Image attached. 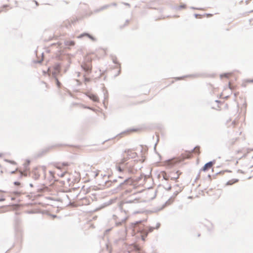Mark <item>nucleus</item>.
Instances as JSON below:
<instances>
[{
	"mask_svg": "<svg viewBox=\"0 0 253 253\" xmlns=\"http://www.w3.org/2000/svg\"><path fill=\"white\" fill-rule=\"evenodd\" d=\"M133 181L130 178H128L125 179L124 181L121 182L114 189L115 192H119L121 190L125 189L127 185H130L132 184Z\"/></svg>",
	"mask_w": 253,
	"mask_h": 253,
	"instance_id": "obj_1",
	"label": "nucleus"
},
{
	"mask_svg": "<svg viewBox=\"0 0 253 253\" xmlns=\"http://www.w3.org/2000/svg\"><path fill=\"white\" fill-rule=\"evenodd\" d=\"M215 163V160H213L211 161H210L207 163H206L204 166L203 167V168L201 169L200 170H203L204 171H206L208 170L209 169H210L212 165L214 164Z\"/></svg>",
	"mask_w": 253,
	"mask_h": 253,
	"instance_id": "obj_2",
	"label": "nucleus"
},
{
	"mask_svg": "<svg viewBox=\"0 0 253 253\" xmlns=\"http://www.w3.org/2000/svg\"><path fill=\"white\" fill-rule=\"evenodd\" d=\"M81 67L87 73H90L91 71V66L90 63H84L81 65Z\"/></svg>",
	"mask_w": 253,
	"mask_h": 253,
	"instance_id": "obj_3",
	"label": "nucleus"
},
{
	"mask_svg": "<svg viewBox=\"0 0 253 253\" xmlns=\"http://www.w3.org/2000/svg\"><path fill=\"white\" fill-rule=\"evenodd\" d=\"M154 229V227L151 226H149L148 227V230L144 229L143 227H139L137 229V231L139 232H141V231H143V232L145 233V236H147L148 234L150 232H152Z\"/></svg>",
	"mask_w": 253,
	"mask_h": 253,
	"instance_id": "obj_4",
	"label": "nucleus"
},
{
	"mask_svg": "<svg viewBox=\"0 0 253 253\" xmlns=\"http://www.w3.org/2000/svg\"><path fill=\"white\" fill-rule=\"evenodd\" d=\"M53 146H49L47 147H46L45 148H43L41 151H39L38 153L37 154V157H41L42 156H43L44 154L48 152L49 150L52 148Z\"/></svg>",
	"mask_w": 253,
	"mask_h": 253,
	"instance_id": "obj_5",
	"label": "nucleus"
},
{
	"mask_svg": "<svg viewBox=\"0 0 253 253\" xmlns=\"http://www.w3.org/2000/svg\"><path fill=\"white\" fill-rule=\"evenodd\" d=\"M125 153H127V158L129 159L130 158H134L137 156V153L135 152H132L131 150L127 149L125 151Z\"/></svg>",
	"mask_w": 253,
	"mask_h": 253,
	"instance_id": "obj_6",
	"label": "nucleus"
},
{
	"mask_svg": "<svg viewBox=\"0 0 253 253\" xmlns=\"http://www.w3.org/2000/svg\"><path fill=\"white\" fill-rule=\"evenodd\" d=\"M181 173L179 170L176 171L175 172H171V174L172 176L170 177V179L171 180H175L178 179Z\"/></svg>",
	"mask_w": 253,
	"mask_h": 253,
	"instance_id": "obj_7",
	"label": "nucleus"
},
{
	"mask_svg": "<svg viewBox=\"0 0 253 253\" xmlns=\"http://www.w3.org/2000/svg\"><path fill=\"white\" fill-rule=\"evenodd\" d=\"M57 73L55 72H52V76L54 78L56 82V84L58 87H60V86L61 85V83L59 82L58 79H57Z\"/></svg>",
	"mask_w": 253,
	"mask_h": 253,
	"instance_id": "obj_8",
	"label": "nucleus"
},
{
	"mask_svg": "<svg viewBox=\"0 0 253 253\" xmlns=\"http://www.w3.org/2000/svg\"><path fill=\"white\" fill-rule=\"evenodd\" d=\"M84 36H86L88 38H89L90 39H91L92 41H96V39L95 38H94L92 36H91V35L89 34L88 33H84L82 34H81L79 38H82Z\"/></svg>",
	"mask_w": 253,
	"mask_h": 253,
	"instance_id": "obj_9",
	"label": "nucleus"
},
{
	"mask_svg": "<svg viewBox=\"0 0 253 253\" xmlns=\"http://www.w3.org/2000/svg\"><path fill=\"white\" fill-rule=\"evenodd\" d=\"M87 96L91 100L94 102H97L98 101V97L94 94L89 93Z\"/></svg>",
	"mask_w": 253,
	"mask_h": 253,
	"instance_id": "obj_10",
	"label": "nucleus"
},
{
	"mask_svg": "<svg viewBox=\"0 0 253 253\" xmlns=\"http://www.w3.org/2000/svg\"><path fill=\"white\" fill-rule=\"evenodd\" d=\"M60 68L61 65L59 63L56 64L54 66V71L53 72H55L57 74L59 73L60 71Z\"/></svg>",
	"mask_w": 253,
	"mask_h": 253,
	"instance_id": "obj_11",
	"label": "nucleus"
},
{
	"mask_svg": "<svg viewBox=\"0 0 253 253\" xmlns=\"http://www.w3.org/2000/svg\"><path fill=\"white\" fill-rule=\"evenodd\" d=\"M174 198L172 197H170L165 203L163 205V207L164 208L166 206L170 205L171 203L174 201Z\"/></svg>",
	"mask_w": 253,
	"mask_h": 253,
	"instance_id": "obj_12",
	"label": "nucleus"
},
{
	"mask_svg": "<svg viewBox=\"0 0 253 253\" xmlns=\"http://www.w3.org/2000/svg\"><path fill=\"white\" fill-rule=\"evenodd\" d=\"M138 199L137 198H134L132 200H127L126 199L125 202L124 204H131V203H137Z\"/></svg>",
	"mask_w": 253,
	"mask_h": 253,
	"instance_id": "obj_13",
	"label": "nucleus"
},
{
	"mask_svg": "<svg viewBox=\"0 0 253 253\" xmlns=\"http://www.w3.org/2000/svg\"><path fill=\"white\" fill-rule=\"evenodd\" d=\"M127 158L126 157V158H124L123 159H121V160L120 161V162L118 164V165H120L121 166H123V165H125V166H126L128 163H126L125 164V162L127 160Z\"/></svg>",
	"mask_w": 253,
	"mask_h": 253,
	"instance_id": "obj_14",
	"label": "nucleus"
},
{
	"mask_svg": "<svg viewBox=\"0 0 253 253\" xmlns=\"http://www.w3.org/2000/svg\"><path fill=\"white\" fill-rule=\"evenodd\" d=\"M162 174L163 175V179L165 180L166 181H168L169 176L168 175L167 172L166 171H162Z\"/></svg>",
	"mask_w": 253,
	"mask_h": 253,
	"instance_id": "obj_15",
	"label": "nucleus"
},
{
	"mask_svg": "<svg viewBox=\"0 0 253 253\" xmlns=\"http://www.w3.org/2000/svg\"><path fill=\"white\" fill-rule=\"evenodd\" d=\"M186 7V4L184 3H181V4L179 6H175L174 8L176 10H180L181 9H184Z\"/></svg>",
	"mask_w": 253,
	"mask_h": 253,
	"instance_id": "obj_16",
	"label": "nucleus"
},
{
	"mask_svg": "<svg viewBox=\"0 0 253 253\" xmlns=\"http://www.w3.org/2000/svg\"><path fill=\"white\" fill-rule=\"evenodd\" d=\"M111 6V4H105L102 6H101L99 9L97 10V11H102V10H103Z\"/></svg>",
	"mask_w": 253,
	"mask_h": 253,
	"instance_id": "obj_17",
	"label": "nucleus"
},
{
	"mask_svg": "<svg viewBox=\"0 0 253 253\" xmlns=\"http://www.w3.org/2000/svg\"><path fill=\"white\" fill-rule=\"evenodd\" d=\"M200 147L199 146H196L192 150V151L194 152L195 153H197L198 154H200Z\"/></svg>",
	"mask_w": 253,
	"mask_h": 253,
	"instance_id": "obj_18",
	"label": "nucleus"
},
{
	"mask_svg": "<svg viewBox=\"0 0 253 253\" xmlns=\"http://www.w3.org/2000/svg\"><path fill=\"white\" fill-rule=\"evenodd\" d=\"M177 162L175 161H174V160L171 161V160H169L168 161L167 164L169 166H172L174 165Z\"/></svg>",
	"mask_w": 253,
	"mask_h": 253,
	"instance_id": "obj_19",
	"label": "nucleus"
},
{
	"mask_svg": "<svg viewBox=\"0 0 253 253\" xmlns=\"http://www.w3.org/2000/svg\"><path fill=\"white\" fill-rule=\"evenodd\" d=\"M65 44L67 45L73 46L74 45L75 42L74 41H67Z\"/></svg>",
	"mask_w": 253,
	"mask_h": 253,
	"instance_id": "obj_20",
	"label": "nucleus"
},
{
	"mask_svg": "<svg viewBox=\"0 0 253 253\" xmlns=\"http://www.w3.org/2000/svg\"><path fill=\"white\" fill-rule=\"evenodd\" d=\"M54 166L57 169H61L62 167V165L61 164H60L59 163H55L54 164Z\"/></svg>",
	"mask_w": 253,
	"mask_h": 253,
	"instance_id": "obj_21",
	"label": "nucleus"
},
{
	"mask_svg": "<svg viewBox=\"0 0 253 253\" xmlns=\"http://www.w3.org/2000/svg\"><path fill=\"white\" fill-rule=\"evenodd\" d=\"M116 168L119 171L122 172L123 171V168L121 167V165L118 164L116 165Z\"/></svg>",
	"mask_w": 253,
	"mask_h": 253,
	"instance_id": "obj_22",
	"label": "nucleus"
},
{
	"mask_svg": "<svg viewBox=\"0 0 253 253\" xmlns=\"http://www.w3.org/2000/svg\"><path fill=\"white\" fill-rule=\"evenodd\" d=\"M220 77L221 78H222L223 77L228 78L229 73H226L222 74L220 75Z\"/></svg>",
	"mask_w": 253,
	"mask_h": 253,
	"instance_id": "obj_23",
	"label": "nucleus"
},
{
	"mask_svg": "<svg viewBox=\"0 0 253 253\" xmlns=\"http://www.w3.org/2000/svg\"><path fill=\"white\" fill-rule=\"evenodd\" d=\"M238 180H238V179H234V182H231V181H228L227 182L226 184H227V185H231V184H232L233 183H235V182H238Z\"/></svg>",
	"mask_w": 253,
	"mask_h": 253,
	"instance_id": "obj_24",
	"label": "nucleus"
},
{
	"mask_svg": "<svg viewBox=\"0 0 253 253\" xmlns=\"http://www.w3.org/2000/svg\"><path fill=\"white\" fill-rule=\"evenodd\" d=\"M195 76V75H187L186 76H183V77H177L176 79L177 80H179L183 79L184 77H191V76Z\"/></svg>",
	"mask_w": 253,
	"mask_h": 253,
	"instance_id": "obj_25",
	"label": "nucleus"
},
{
	"mask_svg": "<svg viewBox=\"0 0 253 253\" xmlns=\"http://www.w3.org/2000/svg\"><path fill=\"white\" fill-rule=\"evenodd\" d=\"M4 161L6 162H8V163H9L11 164H13V165H15L16 164V163L15 162L13 161H12V160H7V159H5Z\"/></svg>",
	"mask_w": 253,
	"mask_h": 253,
	"instance_id": "obj_26",
	"label": "nucleus"
},
{
	"mask_svg": "<svg viewBox=\"0 0 253 253\" xmlns=\"http://www.w3.org/2000/svg\"><path fill=\"white\" fill-rule=\"evenodd\" d=\"M142 234V235L141 236V238H142V240L143 241H145V238L147 237V236H145V233L143 232V231H141V232H140Z\"/></svg>",
	"mask_w": 253,
	"mask_h": 253,
	"instance_id": "obj_27",
	"label": "nucleus"
},
{
	"mask_svg": "<svg viewBox=\"0 0 253 253\" xmlns=\"http://www.w3.org/2000/svg\"><path fill=\"white\" fill-rule=\"evenodd\" d=\"M144 220H139V221H137L135 222L134 223H133V224L135 225V227H137V224L141 223Z\"/></svg>",
	"mask_w": 253,
	"mask_h": 253,
	"instance_id": "obj_28",
	"label": "nucleus"
},
{
	"mask_svg": "<svg viewBox=\"0 0 253 253\" xmlns=\"http://www.w3.org/2000/svg\"><path fill=\"white\" fill-rule=\"evenodd\" d=\"M178 193H179V192L178 191H176L175 192H174L173 193V195L171 197H172L174 199L175 198V197L178 195Z\"/></svg>",
	"mask_w": 253,
	"mask_h": 253,
	"instance_id": "obj_29",
	"label": "nucleus"
},
{
	"mask_svg": "<svg viewBox=\"0 0 253 253\" xmlns=\"http://www.w3.org/2000/svg\"><path fill=\"white\" fill-rule=\"evenodd\" d=\"M117 181V180L115 179H113L112 181L110 180V181H106V184H107V183H114V182H116Z\"/></svg>",
	"mask_w": 253,
	"mask_h": 253,
	"instance_id": "obj_30",
	"label": "nucleus"
},
{
	"mask_svg": "<svg viewBox=\"0 0 253 253\" xmlns=\"http://www.w3.org/2000/svg\"><path fill=\"white\" fill-rule=\"evenodd\" d=\"M62 167H66L69 165L68 163L67 162H63L61 164Z\"/></svg>",
	"mask_w": 253,
	"mask_h": 253,
	"instance_id": "obj_31",
	"label": "nucleus"
},
{
	"mask_svg": "<svg viewBox=\"0 0 253 253\" xmlns=\"http://www.w3.org/2000/svg\"><path fill=\"white\" fill-rule=\"evenodd\" d=\"M40 177V174H37V173H35V179H38Z\"/></svg>",
	"mask_w": 253,
	"mask_h": 253,
	"instance_id": "obj_32",
	"label": "nucleus"
},
{
	"mask_svg": "<svg viewBox=\"0 0 253 253\" xmlns=\"http://www.w3.org/2000/svg\"><path fill=\"white\" fill-rule=\"evenodd\" d=\"M165 189L167 191H169L171 189V186L169 185L168 187H165Z\"/></svg>",
	"mask_w": 253,
	"mask_h": 253,
	"instance_id": "obj_33",
	"label": "nucleus"
},
{
	"mask_svg": "<svg viewBox=\"0 0 253 253\" xmlns=\"http://www.w3.org/2000/svg\"><path fill=\"white\" fill-rule=\"evenodd\" d=\"M113 62L115 64H119V66H120V64L117 62L116 58L115 59H113Z\"/></svg>",
	"mask_w": 253,
	"mask_h": 253,
	"instance_id": "obj_34",
	"label": "nucleus"
},
{
	"mask_svg": "<svg viewBox=\"0 0 253 253\" xmlns=\"http://www.w3.org/2000/svg\"><path fill=\"white\" fill-rule=\"evenodd\" d=\"M14 184L16 186H19L20 185V183L18 181H15L14 182Z\"/></svg>",
	"mask_w": 253,
	"mask_h": 253,
	"instance_id": "obj_35",
	"label": "nucleus"
},
{
	"mask_svg": "<svg viewBox=\"0 0 253 253\" xmlns=\"http://www.w3.org/2000/svg\"><path fill=\"white\" fill-rule=\"evenodd\" d=\"M200 172H199L198 173L195 181H196L197 180L199 179L200 178Z\"/></svg>",
	"mask_w": 253,
	"mask_h": 253,
	"instance_id": "obj_36",
	"label": "nucleus"
},
{
	"mask_svg": "<svg viewBox=\"0 0 253 253\" xmlns=\"http://www.w3.org/2000/svg\"><path fill=\"white\" fill-rule=\"evenodd\" d=\"M213 229L212 224L211 225V227H208V229L209 231H211Z\"/></svg>",
	"mask_w": 253,
	"mask_h": 253,
	"instance_id": "obj_37",
	"label": "nucleus"
},
{
	"mask_svg": "<svg viewBox=\"0 0 253 253\" xmlns=\"http://www.w3.org/2000/svg\"><path fill=\"white\" fill-rule=\"evenodd\" d=\"M194 16H195V18H197L199 17H201V15L200 14H194Z\"/></svg>",
	"mask_w": 253,
	"mask_h": 253,
	"instance_id": "obj_38",
	"label": "nucleus"
},
{
	"mask_svg": "<svg viewBox=\"0 0 253 253\" xmlns=\"http://www.w3.org/2000/svg\"><path fill=\"white\" fill-rule=\"evenodd\" d=\"M65 172H62L60 174H58L61 177H64V176L65 175Z\"/></svg>",
	"mask_w": 253,
	"mask_h": 253,
	"instance_id": "obj_39",
	"label": "nucleus"
},
{
	"mask_svg": "<svg viewBox=\"0 0 253 253\" xmlns=\"http://www.w3.org/2000/svg\"><path fill=\"white\" fill-rule=\"evenodd\" d=\"M129 22V20H126V24H125L123 26H121V28H122L123 27H125L126 24H127Z\"/></svg>",
	"mask_w": 253,
	"mask_h": 253,
	"instance_id": "obj_40",
	"label": "nucleus"
},
{
	"mask_svg": "<svg viewBox=\"0 0 253 253\" xmlns=\"http://www.w3.org/2000/svg\"><path fill=\"white\" fill-rule=\"evenodd\" d=\"M89 78H86V77H84V81L85 82H88L89 81Z\"/></svg>",
	"mask_w": 253,
	"mask_h": 253,
	"instance_id": "obj_41",
	"label": "nucleus"
},
{
	"mask_svg": "<svg viewBox=\"0 0 253 253\" xmlns=\"http://www.w3.org/2000/svg\"><path fill=\"white\" fill-rule=\"evenodd\" d=\"M190 8L192 9H201V8H197V7H195L193 6H191Z\"/></svg>",
	"mask_w": 253,
	"mask_h": 253,
	"instance_id": "obj_42",
	"label": "nucleus"
},
{
	"mask_svg": "<svg viewBox=\"0 0 253 253\" xmlns=\"http://www.w3.org/2000/svg\"><path fill=\"white\" fill-rule=\"evenodd\" d=\"M160 226V223H158L156 225V226L155 228L156 229H158Z\"/></svg>",
	"mask_w": 253,
	"mask_h": 253,
	"instance_id": "obj_43",
	"label": "nucleus"
},
{
	"mask_svg": "<svg viewBox=\"0 0 253 253\" xmlns=\"http://www.w3.org/2000/svg\"><path fill=\"white\" fill-rule=\"evenodd\" d=\"M130 192V190H125V191L124 192V194H126L127 193H129V192Z\"/></svg>",
	"mask_w": 253,
	"mask_h": 253,
	"instance_id": "obj_44",
	"label": "nucleus"
},
{
	"mask_svg": "<svg viewBox=\"0 0 253 253\" xmlns=\"http://www.w3.org/2000/svg\"><path fill=\"white\" fill-rule=\"evenodd\" d=\"M110 4H111V6H116L117 5L116 2H113V3H111Z\"/></svg>",
	"mask_w": 253,
	"mask_h": 253,
	"instance_id": "obj_45",
	"label": "nucleus"
},
{
	"mask_svg": "<svg viewBox=\"0 0 253 253\" xmlns=\"http://www.w3.org/2000/svg\"><path fill=\"white\" fill-rule=\"evenodd\" d=\"M30 164V160H27V161H26V165L27 166L29 165Z\"/></svg>",
	"mask_w": 253,
	"mask_h": 253,
	"instance_id": "obj_46",
	"label": "nucleus"
},
{
	"mask_svg": "<svg viewBox=\"0 0 253 253\" xmlns=\"http://www.w3.org/2000/svg\"><path fill=\"white\" fill-rule=\"evenodd\" d=\"M123 4L125 5H126V6H130V4L129 3H127V2H123Z\"/></svg>",
	"mask_w": 253,
	"mask_h": 253,
	"instance_id": "obj_47",
	"label": "nucleus"
},
{
	"mask_svg": "<svg viewBox=\"0 0 253 253\" xmlns=\"http://www.w3.org/2000/svg\"><path fill=\"white\" fill-rule=\"evenodd\" d=\"M4 200H5V199L3 198H0V202H2V201H4Z\"/></svg>",
	"mask_w": 253,
	"mask_h": 253,
	"instance_id": "obj_48",
	"label": "nucleus"
},
{
	"mask_svg": "<svg viewBox=\"0 0 253 253\" xmlns=\"http://www.w3.org/2000/svg\"><path fill=\"white\" fill-rule=\"evenodd\" d=\"M122 222H117L116 223V225L117 226H119V225H120L121 224Z\"/></svg>",
	"mask_w": 253,
	"mask_h": 253,
	"instance_id": "obj_49",
	"label": "nucleus"
},
{
	"mask_svg": "<svg viewBox=\"0 0 253 253\" xmlns=\"http://www.w3.org/2000/svg\"><path fill=\"white\" fill-rule=\"evenodd\" d=\"M34 1H35V3H36L37 6H38L39 5V3H38V1H36V0H35Z\"/></svg>",
	"mask_w": 253,
	"mask_h": 253,
	"instance_id": "obj_50",
	"label": "nucleus"
},
{
	"mask_svg": "<svg viewBox=\"0 0 253 253\" xmlns=\"http://www.w3.org/2000/svg\"><path fill=\"white\" fill-rule=\"evenodd\" d=\"M111 230V229H108L107 230H106L105 232H110V231Z\"/></svg>",
	"mask_w": 253,
	"mask_h": 253,
	"instance_id": "obj_51",
	"label": "nucleus"
},
{
	"mask_svg": "<svg viewBox=\"0 0 253 253\" xmlns=\"http://www.w3.org/2000/svg\"><path fill=\"white\" fill-rule=\"evenodd\" d=\"M248 82H250V83H253V80H248Z\"/></svg>",
	"mask_w": 253,
	"mask_h": 253,
	"instance_id": "obj_52",
	"label": "nucleus"
},
{
	"mask_svg": "<svg viewBox=\"0 0 253 253\" xmlns=\"http://www.w3.org/2000/svg\"><path fill=\"white\" fill-rule=\"evenodd\" d=\"M14 194H15V195H18V194H19V192H17V191H16V192H14Z\"/></svg>",
	"mask_w": 253,
	"mask_h": 253,
	"instance_id": "obj_53",
	"label": "nucleus"
},
{
	"mask_svg": "<svg viewBox=\"0 0 253 253\" xmlns=\"http://www.w3.org/2000/svg\"><path fill=\"white\" fill-rule=\"evenodd\" d=\"M15 172V170H13V171H11V172H10V173H11V174H13V173H14Z\"/></svg>",
	"mask_w": 253,
	"mask_h": 253,
	"instance_id": "obj_54",
	"label": "nucleus"
},
{
	"mask_svg": "<svg viewBox=\"0 0 253 253\" xmlns=\"http://www.w3.org/2000/svg\"><path fill=\"white\" fill-rule=\"evenodd\" d=\"M29 185H30V186L31 187H33V184H32V183H30Z\"/></svg>",
	"mask_w": 253,
	"mask_h": 253,
	"instance_id": "obj_55",
	"label": "nucleus"
},
{
	"mask_svg": "<svg viewBox=\"0 0 253 253\" xmlns=\"http://www.w3.org/2000/svg\"><path fill=\"white\" fill-rule=\"evenodd\" d=\"M66 197L67 199L69 200V197L67 195H66Z\"/></svg>",
	"mask_w": 253,
	"mask_h": 253,
	"instance_id": "obj_56",
	"label": "nucleus"
},
{
	"mask_svg": "<svg viewBox=\"0 0 253 253\" xmlns=\"http://www.w3.org/2000/svg\"><path fill=\"white\" fill-rule=\"evenodd\" d=\"M239 171H240L242 173H244L242 170H239Z\"/></svg>",
	"mask_w": 253,
	"mask_h": 253,
	"instance_id": "obj_57",
	"label": "nucleus"
},
{
	"mask_svg": "<svg viewBox=\"0 0 253 253\" xmlns=\"http://www.w3.org/2000/svg\"><path fill=\"white\" fill-rule=\"evenodd\" d=\"M42 60H39V61H38L37 62L38 63H41L42 62Z\"/></svg>",
	"mask_w": 253,
	"mask_h": 253,
	"instance_id": "obj_58",
	"label": "nucleus"
},
{
	"mask_svg": "<svg viewBox=\"0 0 253 253\" xmlns=\"http://www.w3.org/2000/svg\"><path fill=\"white\" fill-rule=\"evenodd\" d=\"M229 87L231 89H232L230 83H229Z\"/></svg>",
	"mask_w": 253,
	"mask_h": 253,
	"instance_id": "obj_59",
	"label": "nucleus"
},
{
	"mask_svg": "<svg viewBox=\"0 0 253 253\" xmlns=\"http://www.w3.org/2000/svg\"><path fill=\"white\" fill-rule=\"evenodd\" d=\"M120 72H121V70L120 69L118 74L117 75H116V76H118L120 73Z\"/></svg>",
	"mask_w": 253,
	"mask_h": 253,
	"instance_id": "obj_60",
	"label": "nucleus"
},
{
	"mask_svg": "<svg viewBox=\"0 0 253 253\" xmlns=\"http://www.w3.org/2000/svg\"><path fill=\"white\" fill-rule=\"evenodd\" d=\"M2 173H3V171H2V170H1V171H0V174H2Z\"/></svg>",
	"mask_w": 253,
	"mask_h": 253,
	"instance_id": "obj_61",
	"label": "nucleus"
},
{
	"mask_svg": "<svg viewBox=\"0 0 253 253\" xmlns=\"http://www.w3.org/2000/svg\"><path fill=\"white\" fill-rule=\"evenodd\" d=\"M208 177L211 178V175L210 174H209L208 175Z\"/></svg>",
	"mask_w": 253,
	"mask_h": 253,
	"instance_id": "obj_62",
	"label": "nucleus"
},
{
	"mask_svg": "<svg viewBox=\"0 0 253 253\" xmlns=\"http://www.w3.org/2000/svg\"><path fill=\"white\" fill-rule=\"evenodd\" d=\"M118 178H122L123 177H122V176H119L118 177Z\"/></svg>",
	"mask_w": 253,
	"mask_h": 253,
	"instance_id": "obj_63",
	"label": "nucleus"
},
{
	"mask_svg": "<svg viewBox=\"0 0 253 253\" xmlns=\"http://www.w3.org/2000/svg\"><path fill=\"white\" fill-rule=\"evenodd\" d=\"M7 6V5H4L3 7H6Z\"/></svg>",
	"mask_w": 253,
	"mask_h": 253,
	"instance_id": "obj_64",
	"label": "nucleus"
}]
</instances>
